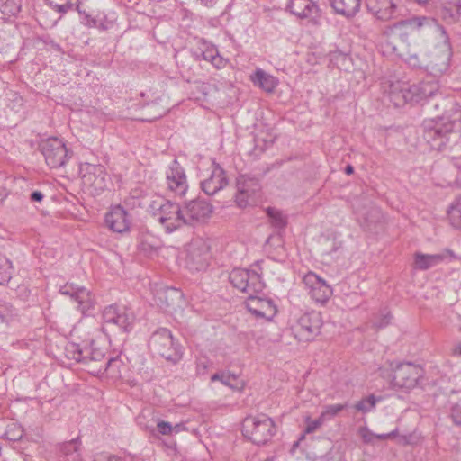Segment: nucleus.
Returning a JSON list of instances; mask_svg holds the SVG:
<instances>
[{
  "instance_id": "f3484780",
  "label": "nucleus",
  "mask_w": 461,
  "mask_h": 461,
  "mask_svg": "<svg viewBox=\"0 0 461 461\" xmlns=\"http://www.w3.org/2000/svg\"><path fill=\"white\" fill-rule=\"evenodd\" d=\"M167 183L168 188L177 195H185L187 190L186 176L180 164L174 160L167 171Z\"/></svg>"
},
{
  "instance_id": "f03ea898",
  "label": "nucleus",
  "mask_w": 461,
  "mask_h": 461,
  "mask_svg": "<svg viewBox=\"0 0 461 461\" xmlns=\"http://www.w3.org/2000/svg\"><path fill=\"white\" fill-rule=\"evenodd\" d=\"M242 434L256 445H264L275 434V423L265 414L248 416L242 422Z\"/></svg>"
},
{
  "instance_id": "423d86ee",
  "label": "nucleus",
  "mask_w": 461,
  "mask_h": 461,
  "mask_svg": "<svg viewBox=\"0 0 461 461\" xmlns=\"http://www.w3.org/2000/svg\"><path fill=\"white\" fill-rule=\"evenodd\" d=\"M229 278L234 287L248 294L260 293L264 288L260 276L256 271L235 268L230 273Z\"/></svg>"
},
{
  "instance_id": "4d7b16f0",
  "label": "nucleus",
  "mask_w": 461,
  "mask_h": 461,
  "mask_svg": "<svg viewBox=\"0 0 461 461\" xmlns=\"http://www.w3.org/2000/svg\"><path fill=\"white\" fill-rule=\"evenodd\" d=\"M111 24L112 23L106 20H104V21L98 20L97 25L95 26V28H98L101 31H107L110 28Z\"/></svg>"
},
{
  "instance_id": "8fccbe9b",
  "label": "nucleus",
  "mask_w": 461,
  "mask_h": 461,
  "mask_svg": "<svg viewBox=\"0 0 461 461\" xmlns=\"http://www.w3.org/2000/svg\"><path fill=\"white\" fill-rule=\"evenodd\" d=\"M346 404H334V405H329L326 408V411L321 413V416L325 418V416L334 417L336 416L339 411L344 410L346 408Z\"/></svg>"
},
{
  "instance_id": "e2e57ef3",
  "label": "nucleus",
  "mask_w": 461,
  "mask_h": 461,
  "mask_svg": "<svg viewBox=\"0 0 461 461\" xmlns=\"http://www.w3.org/2000/svg\"><path fill=\"white\" fill-rule=\"evenodd\" d=\"M205 369H206V365L204 363L201 362V363H199L197 365V370H198L199 373L202 372V371L205 372Z\"/></svg>"
},
{
  "instance_id": "13d9d810",
  "label": "nucleus",
  "mask_w": 461,
  "mask_h": 461,
  "mask_svg": "<svg viewBox=\"0 0 461 461\" xmlns=\"http://www.w3.org/2000/svg\"><path fill=\"white\" fill-rule=\"evenodd\" d=\"M397 432V429L390 432V433H385V434H375V439H381V440H384V439H387V438H391L395 436Z\"/></svg>"
},
{
  "instance_id": "5fc2aeb1",
  "label": "nucleus",
  "mask_w": 461,
  "mask_h": 461,
  "mask_svg": "<svg viewBox=\"0 0 461 461\" xmlns=\"http://www.w3.org/2000/svg\"><path fill=\"white\" fill-rule=\"evenodd\" d=\"M203 59L210 60L216 68H221V64L216 63L217 55L213 50H208L203 53Z\"/></svg>"
},
{
  "instance_id": "f8f14e48",
  "label": "nucleus",
  "mask_w": 461,
  "mask_h": 461,
  "mask_svg": "<svg viewBox=\"0 0 461 461\" xmlns=\"http://www.w3.org/2000/svg\"><path fill=\"white\" fill-rule=\"evenodd\" d=\"M158 221L164 226L166 231L171 233L185 225L183 207L176 203H165Z\"/></svg>"
},
{
  "instance_id": "6e6552de",
  "label": "nucleus",
  "mask_w": 461,
  "mask_h": 461,
  "mask_svg": "<svg viewBox=\"0 0 461 461\" xmlns=\"http://www.w3.org/2000/svg\"><path fill=\"white\" fill-rule=\"evenodd\" d=\"M422 374L423 370L419 366L402 363L393 370L392 382L394 386L399 388L411 389L417 385Z\"/></svg>"
},
{
  "instance_id": "bf43d9fd",
  "label": "nucleus",
  "mask_w": 461,
  "mask_h": 461,
  "mask_svg": "<svg viewBox=\"0 0 461 461\" xmlns=\"http://www.w3.org/2000/svg\"><path fill=\"white\" fill-rule=\"evenodd\" d=\"M43 199V194L40 191H34L31 194V200L32 202H41Z\"/></svg>"
},
{
  "instance_id": "a18cd8bd",
  "label": "nucleus",
  "mask_w": 461,
  "mask_h": 461,
  "mask_svg": "<svg viewBox=\"0 0 461 461\" xmlns=\"http://www.w3.org/2000/svg\"><path fill=\"white\" fill-rule=\"evenodd\" d=\"M223 384L230 386L232 389L240 390L243 388V382L238 381V377L234 375L225 374L222 377Z\"/></svg>"
},
{
  "instance_id": "f704fd0d",
  "label": "nucleus",
  "mask_w": 461,
  "mask_h": 461,
  "mask_svg": "<svg viewBox=\"0 0 461 461\" xmlns=\"http://www.w3.org/2000/svg\"><path fill=\"white\" fill-rule=\"evenodd\" d=\"M50 6L56 9L60 14H66L68 11L71 10L74 6H77V9L79 13V0H46Z\"/></svg>"
},
{
  "instance_id": "4be33fe9",
  "label": "nucleus",
  "mask_w": 461,
  "mask_h": 461,
  "mask_svg": "<svg viewBox=\"0 0 461 461\" xmlns=\"http://www.w3.org/2000/svg\"><path fill=\"white\" fill-rule=\"evenodd\" d=\"M156 298L161 308L170 312L180 308L183 303V294L180 290L173 287H166L158 291Z\"/></svg>"
},
{
  "instance_id": "dca6fc26",
  "label": "nucleus",
  "mask_w": 461,
  "mask_h": 461,
  "mask_svg": "<svg viewBox=\"0 0 461 461\" xmlns=\"http://www.w3.org/2000/svg\"><path fill=\"white\" fill-rule=\"evenodd\" d=\"M60 294L70 296L77 303V309L85 313L94 305V298L91 293L84 287H78L74 284H66L59 289Z\"/></svg>"
},
{
  "instance_id": "bb28decb",
  "label": "nucleus",
  "mask_w": 461,
  "mask_h": 461,
  "mask_svg": "<svg viewBox=\"0 0 461 461\" xmlns=\"http://www.w3.org/2000/svg\"><path fill=\"white\" fill-rule=\"evenodd\" d=\"M251 80L255 85H258L259 87H261L266 92H273L277 85L276 79L265 73L261 69H257L255 74L251 76Z\"/></svg>"
},
{
  "instance_id": "6ab92c4d",
  "label": "nucleus",
  "mask_w": 461,
  "mask_h": 461,
  "mask_svg": "<svg viewBox=\"0 0 461 461\" xmlns=\"http://www.w3.org/2000/svg\"><path fill=\"white\" fill-rule=\"evenodd\" d=\"M105 223L114 232L122 233L130 229V219L126 210L116 205L105 215Z\"/></svg>"
},
{
  "instance_id": "c756f323",
  "label": "nucleus",
  "mask_w": 461,
  "mask_h": 461,
  "mask_svg": "<svg viewBox=\"0 0 461 461\" xmlns=\"http://www.w3.org/2000/svg\"><path fill=\"white\" fill-rule=\"evenodd\" d=\"M440 255H426L420 252L415 253L414 267L420 270H427L442 260Z\"/></svg>"
},
{
  "instance_id": "680f3d73",
  "label": "nucleus",
  "mask_w": 461,
  "mask_h": 461,
  "mask_svg": "<svg viewBox=\"0 0 461 461\" xmlns=\"http://www.w3.org/2000/svg\"><path fill=\"white\" fill-rule=\"evenodd\" d=\"M202 3L206 6H213L217 0H201Z\"/></svg>"
},
{
  "instance_id": "b1692460",
  "label": "nucleus",
  "mask_w": 461,
  "mask_h": 461,
  "mask_svg": "<svg viewBox=\"0 0 461 461\" xmlns=\"http://www.w3.org/2000/svg\"><path fill=\"white\" fill-rule=\"evenodd\" d=\"M287 8L299 18L312 17L319 12L318 5L312 0H290Z\"/></svg>"
},
{
  "instance_id": "7ed1b4c3",
  "label": "nucleus",
  "mask_w": 461,
  "mask_h": 461,
  "mask_svg": "<svg viewBox=\"0 0 461 461\" xmlns=\"http://www.w3.org/2000/svg\"><path fill=\"white\" fill-rule=\"evenodd\" d=\"M149 346L155 353L173 363L178 362L183 355L181 347L175 342L171 331L166 328L158 329L152 334Z\"/></svg>"
},
{
  "instance_id": "9b49d317",
  "label": "nucleus",
  "mask_w": 461,
  "mask_h": 461,
  "mask_svg": "<svg viewBox=\"0 0 461 461\" xmlns=\"http://www.w3.org/2000/svg\"><path fill=\"white\" fill-rule=\"evenodd\" d=\"M435 23L434 19L426 16H415L412 18L401 20L393 25L386 27L384 33L388 36H399L402 41H406L408 35L414 30L420 28L425 24Z\"/></svg>"
},
{
  "instance_id": "69168bd1",
  "label": "nucleus",
  "mask_w": 461,
  "mask_h": 461,
  "mask_svg": "<svg viewBox=\"0 0 461 461\" xmlns=\"http://www.w3.org/2000/svg\"><path fill=\"white\" fill-rule=\"evenodd\" d=\"M304 437H305V435H304V434H303V435L300 437V438H299L297 441H295V442L294 443L293 447H294H294H297L299 446V442H300L302 439H303V438H304Z\"/></svg>"
},
{
  "instance_id": "864d4df0",
  "label": "nucleus",
  "mask_w": 461,
  "mask_h": 461,
  "mask_svg": "<svg viewBox=\"0 0 461 461\" xmlns=\"http://www.w3.org/2000/svg\"><path fill=\"white\" fill-rule=\"evenodd\" d=\"M392 319L391 313L388 312L385 314H383L381 319L374 323V325L377 329H382L385 326H387L390 322V320Z\"/></svg>"
},
{
  "instance_id": "c03bdc74",
  "label": "nucleus",
  "mask_w": 461,
  "mask_h": 461,
  "mask_svg": "<svg viewBox=\"0 0 461 461\" xmlns=\"http://www.w3.org/2000/svg\"><path fill=\"white\" fill-rule=\"evenodd\" d=\"M79 444V438H77L68 442L63 443L60 446V451L66 456H72L77 452Z\"/></svg>"
},
{
  "instance_id": "4c0bfd02",
  "label": "nucleus",
  "mask_w": 461,
  "mask_h": 461,
  "mask_svg": "<svg viewBox=\"0 0 461 461\" xmlns=\"http://www.w3.org/2000/svg\"><path fill=\"white\" fill-rule=\"evenodd\" d=\"M12 262L4 255H0V285L7 284L12 276Z\"/></svg>"
},
{
  "instance_id": "cd10ccee",
  "label": "nucleus",
  "mask_w": 461,
  "mask_h": 461,
  "mask_svg": "<svg viewBox=\"0 0 461 461\" xmlns=\"http://www.w3.org/2000/svg\"><path fill=\"white\" fill-rule=\"evenodd\" d=\"M107 358L102 350L96 349L94 353L92 359L87 360V365L85 366L87 372L93 375H98L105 370Z\"/></svg>"
},
{
  "instance_id": "09e8293b",
  "label": "nucleus",
  "mask_w": 461,
  "mask_h": 461,
  "mask_svg": "<svg viewBox=\"0 0 461 461\" xmlns=\"http://www.w3.org/2000/svg\"><path fill=\"white\" fill-rule=\"evenodd\" d=\"M178 427L179 425H176L175 428H173L169 422L164 420L159 421L157 425L158 432L162 435H169L174 429L178 431Z\"/></svg>"
},
{
  "instance_id": "a19ab883",
  "label": "nucleus",
  "mask_w": 461,
  "mask_h": 461,
  "mask_svg": "<svg viewBox=\"0 0 461 461\" xmlns=\"http://www.w3.org/2000/svg\"><path fill=\"white\" fill-rule=\"evenodd\" d=\"M23 430L20 426L12 423L7 427V429L5 433V437L6 439L10 441H18L23 438Z\"/></svg>"
},
{
  "instance_id": "37998d69",
  "label": "nucleus",
  "mask_w": 461,
  "mask_h": 461,
  "mask_svg": "<svg viewBox=\"0 0 461 461\" xmlns=\"http://www.w3.org/2000/svg\"><path fill=\"white\" fill-rule=\"evenodd\" d=\"M384 84L388 85V86H384V89L388 93V95H393L396 93L399 94L402 91H404V92L408 91V87L411 86H408L406 83L400 82V81L386 82Z\"/></svg>"
},
{
  "instance_id": "393cba45",
  "label": "nucleus",
  "mask_w": 461,
  "mask_h": 461,
  "mask_svg": "<svg viewBox=\"0 0 461 461\" xmlns=\"http://www.w3.org/2000/svg\"><path fill=\"white\" fill-rule=\"evenodd\" d=\"M330 4L337 14L353 17L359 11L361 0H330Z\"/></svg>"
},
{
  "instance_id": "052dcab7",
  "label": "nucleus",
  "mask_w": 461,
  "mask_h": 461,
  "mask_svg": "<svg viewBox=\"0 0 461 461\" xmlns=\"http://www.w3.org/2000/svg\"><path fill=\"white\" fill-rule=\"evenodd\" d=\"M224 375H225V374H223V373H221V374H220V373H216V374H214V375L211 377V380H212V381H217V380H219V381L222 382V377H223Z\"/></svg>"
},
{
  "instance_id": "72a5a7b5",
  "label": "nucleus",
  "mask_w": 461,
  "mask_h": 461,
  "mask_svg": "<svg viewBox=\"0 0 461 461\" xmlns=\"http://www.w3.org/2000/svg\"><path fill=\"white\" fill-rule=\"evenodd\" d=\"M18 316V310L9 302L0 300V320L10 322Z\"/></svg>"
},
{
  "instance_id": "a211bd4d",
  "label": "nucleus",
  "mask_w": 461,
  "mask_h": 461,
  "mask_svg": "<svg viewBox=\"0 0 461 461\" xmlns=\"http://www.w3.org/2000/svg\"><path fill=\"white\" fill-rule=\"evenodd\" d=\"M82 178L85 185H88L100 191L104 190L109 183L108 175L102 165H86V173Z\"/></svg>"
},
{
  "instance_id": "ddd939ff",
  "label": "nucleus",
  "mask_w": 461,
  "mask_h": 461,
  "mask_svg": "<svg viewBox=\"0 0 461 461\" xmlns=\"http://www.w3.org/2000/svg\"><path fill=\"white\" fill-rule=\"evenodd\" d=\"M303 282L311 297L317 303H326L332 294V288L313 272L307 273Z\"/></svg>"
},
{
  "instance_id": "5701e85b",
  "label": "nucleus",
  "mask_w": 461,
  "mask_h": 461,
  "mask_svg": "<svg viewBox=\"0 0 461 461\" xmlns=\"http://www.w3.org/2000/svg\"><path fill=\"white\" fill-rule=\"evenodd\" d=\"M228 185L224 170L215 166L209 178L201 183L202 190L208 195H213Z\"/></svg>"
},
{
  "instance_id": "0eeeda50",
  "label": "nucleus",
  "mask_w": 461,
  "mask_h": 461,
  "mask_svg": "<svg viewBox=\"0 0 461 461\" xmlns=\"http://www.w3.org/2000/svg\"><path fill=\"white\" fill-rule=\"evenodd\" d=\"M451 56L450 44L447 39H445L440 46L429 52L425 68L434 77H439L447 71Z\"/></svg>"
},
{
  "instance_id": "774afa93",
  "label": "nucleus",
  "mask_w": 461,
  "mask_h": 461,
  "mask_svg": "<svg viewBox=\"0 0 461 461\" xmlns=\"http://www.w3.org/2000/svg\"><path fill=\"white\" fill-rule=\"evenodd\" d=\"M454 185H455V186H456V187H458V188H459V187H461V182H460L458 179H456V182L454 183Z\"/></svg>"
},
{
  "instance_id": "2eb2a0df",
  "label": "nucleus",
  "mask_w": 461,
  "mask_h": 461,
  "mask_svg": "<svg viewBox=\"0 0 461 461\" xmlns=\"http://www.w3.org/2000/svg\"><path fill=\"white\" fill-rule=\"evenodd\" d=\"M321 324L320 312H311L304 313L298 319V332L303 339L310 341L320 333Z\"/></svg>"
},
{
  "instance_id": "aec40b11",
  "label": "nucleus",
  "mask_w": 461,
  "mask_h": 461,
  "mask_svg": "<svg viewBox=\"0 0 461 461\" xmlns=\"http://www.w3.org/2000/svg\"><path fill=\"white\" fill-rule=\"evenodd\" d=\"M208 248L201 241H194L188 248L186 263L189 268L201 271L207 266Z\"/></svg>"
},
{
  "instance_id": "4468645a",
  "label": "nucleus",
  "mask_w": 461,
  "mask_h": 461,
  "mask_svg": "<svg viewBox=\"0 0 461 461\" xmlns=\"http://www.w3.org/2000/svg\"><path fill=\"white\" fill-rule=\"evenodd\" d=\"M246 308L256 317L272 319L276 313V307L271 299L249 294L245 302Z\"/></svg>"
},
{
  "instance_id": "603ef678",
  "label": "nucleus",
  "mask_w": 461,
  "mask_h": 461,
  "mask_svg": "<svg viewBox=\"0 0 461 461\" xmlns=\"http://www.w3.org/2000/svg\"><path fill=\"white\" fill-rule=\"evenodd\" d=\"M451 417L456 425H461V405L455 404L451 409Z\"/></svg>"
},
{
  "instance_id": "f257e3e1",
  "label": "nucleus",
  "mask_w": 461,
  "mask_h": 461,
  "mask_svg": "<svg viewBox=\"0 0 461 461\" xmlns=\"http://www.w3.org/2000/svg\"><path fill=\"white\" fill-rule=\"evenodd\" d=\"M438 90L436 82L424 81L411 86L414 103L425 100L422 104L425 110H434V117L424 123V140L431 149L444 151L456 144L460 138L461 109L453 97L437 95Z\"/></svg>"
},
{
  "instance_id": "7c9ffc66",
  "label": "nucleus",
  "mask_w": 461,
  "mask_h": 461,
  "mask_svg": "<svg viewBox=\"0 0 461 461\" xmlns=\"http://www.w3.org/2000/svg\"><path fill=\"white\" fill-rule=\"evenodd\" d=\"M266 212L271 225L278 230H283L287 225V217L278 209L267 207Z\"/></svg>"
},
{
  "instance_id": "2f4dec72",
  "label": "nucleus",
  "mask_w": 461,
  "mask_h": 461,
  "mask_svg": "<svg viewBox=\"0 0 461 461\" xmlns=\"http://www.w3.org/2000/svg\"><path fill=\"white\" fill-rule=\"evenodd\" d=\"M133 316L128 312L126 309L120 310L118 312L117 321L113 327L123 332H128L131 330L133 324Z\"/></svg>"
},
{
  "instance_id": "3c124183",
  "label": "nucleus",
  "mask_w": 461,
  "mask_h": 461,
  "mask_svg": "<svg viewBox=\"0 0 461 461\" xmlns=\"http://www.w3.org/2000/svg\"><path fill=\"white\" fill-rule=\"evenodd\" d=\"M361 437L365 443L366 444H373L375 439V434L370 431L368 429L365 428L362 429L361 431Z\"/></svg>"
},
{
  "instance_id": "c85d7f7f",
  "label": "nucleus",
  "mask_w": 461,
  "mask_h": 461,
  "mask_svg": "<svg viewBox=\"0 0 461 461\" xmlns=\"http://www.w3.org/2000/svg\"><path fill=\"white\" fill-rule=\"evenodd\" d=\"M440 14L447 23L457 22L461 16V3L459 1L446 3L442 6Z\"/></svg>"
},
{
  "instance_id": "c9c22d12",
  "label": "nucleus",
  "mask_w": 461,
  "mask_h": 461,
  "mask_svg": "<svg viewBox=\"0 0 461 461\" xmlns=\"http://www.w3.org/2000/svg\"><path fill=\"white\" fill-rule=\"evenodd\" d=\"M21 10V0H0V12L5 16H14Z\"/></svg>"
},
{
  "instance_id": "79ce46f5",
  "label": "nucleus",
  "mask_w": 461,
  "mask_h": 461,
  "mask_svg": "<svg viewBox=\"0 0 461 461\" xmlns=\"http://www.w3.org/2000/svg\"><path fill=\"white\" fill-rule=\"evenodd\" d=\"M122 366V362L119 357L107 358L104 371L109 372L113 376H117L121 374Z\"/></svg>"
},
{
  "instance_id": "ea45409f",
  "label": "nucleus",
  "mask_w": 461,
  "mask_h": 461,
  "mask_svg": "<svg viewBox=\"0 0 461 461\" xmlns=\"http://www.w3.org/2000/svg\"><path fill=\"white\" fill-rule=\"evenodd\" d=\"M450 224L456 229H461V206L456 203L447 211Z\"/></svg>"
},
{
  "instance_id": "0e129e2a",
  "label": "nucleus",
  "mask_w": 461,
  "mask_h": 461,
  "mask_svg": "<svg viewBox=\"0 0 461 461\" xmlns=\"http://www.w3.org/2000/svg\"><path fill=\"white\" fill-rule=\"evenodd\" d=\"M354 171V167L351 166V165H348L346 167H345V173L348 174V175H350L352 174Z\"/></svg>"
},
{
  "instance_id": "1a4fd4ad",
  "label": "nucleus",
  "mask_w": 461,
  "mask_h": 461,
  "mask_svg": "<svg viewBox=\"0 0 461 461\" xmlns=\"http://www.w3.org/2000/svg\"><path fill=\"white\" fill-rule=\"evenodd\" d=\"M353 208L359 223L368 230L375 226L383 218L381 210L367 199L357 200Z\"/></svg>"
},
{
  "instance_id": "58836bf2",
  "label": "nucleus",
  "mask_w": 461,
  "mask_h": 461,
  "mask_svg": "<svg viewBox=\"0 0 461 461\" xmlns=\"http://www.w3.org/2000/svg\"><path fill=\"white\" fill-rule=\"evenodd\" d=\"M388 96L390 101L397 107L402 106L406 103H414L413 95L411 92V86L408 87V91H402L399 94L396 93Z\"/></svg>"
},
{
  "instance_id": "9d476101",
  "label": "nucleus",
  "mask_w": 461,
  "mask_h": 461,
  "mask_svg": "<svg viewBox=\"0 0 461 461\" xmlns=\"http://www.w3.org/2000/svg\"><path fill=\"white\" fill-rule=\"evenodd\" d=\"M182 207L186 226H194L205 221L212 212V204L201 199L186 202Z\"/></svg>"
},
{
  "instance_id": "49530a36",
  "label": "nucleus",
  "mask_w": 461,
  "mask_h": 461,
  "mask_svg": "<svg viewBox=\"0 0 461 461\" xmlns=\"http://www.w3.org/2000/svg\"><path fill=\"white\" fill-rule=\"evenodd\" d=\"M169 201H165L162 198H158L156 200L151 201L149 205V212L154 215L158 216V219L162 213V209H164L165 203H168Z\"/></svg>"
},
{
  "instance_id": "a878e982",
  "label": "nucleus",
  "mask_w": 461,
  "mask_h": 461,
  "mask_svg": "<svg viewBox=\"0 0 461 461\" xmlns=\"http://www.w3.org/2000/svg\"><path fill=\"white\" fill-rule=\"evenodd\" d=\"M97 348L92 347H81L78 344H70L67 348V352L70 355V357L75 359L77 362L82 363L85 366L87 365V360L92 359L94 353Z\"/></svg>"
},
{
  "instance_id": "de8ad7c7",
  "label": "nucleus",
  "mask_w": 461,
  "mask_h": 461,
  "mask_svg": "<svg viewBox=\"0 0 461 461\" xmlns=\"http://www.w3.org/2000/svg\"><path fill=\"white\" fill-rule=\"evenodd\" d=\"M324 420V418L321 415L320 418L312 420L309 417L306 419V428L303 430V434H310L314 432L318 428H320Z\"/></svg>"
},
{
  "instance_id": "412c9836",
  "label": "nucleus",
  "mask_w": 461,
  "mask_h": 461,
  "mask_svg": "<svg viewBox=\"0 0 461 461\" xmlns=\"http://www.w3.org/2000/svg\"><path fill=\"white\" fill-rule=\"evenodd\" d=\"M366 6L378 20L388 21L394 16L397 5L393 0H366Z\"/></svg>"
},
{
  "instance_id": "e433bc0d",
  "label": "nucleus",
  "mask_w": 461,
  "mask_h": 461,
  "mask_svg": "<svg viewBox=\"0 0 461 461\" xmlns=\"http://www.w3.org/2000/svg\"><path fill=\"white\" fill-rule=\"evenodd\" d=\"M381 400V397H375L374 394H370L366 398H363L359 402H357L354 408L362 413H366L371 411L375 407L378 401Z\"/></svg>"
},
{
  "instance_id": "473e14b6",
  "label": "nucleus",
  "mask_w": 461,
  "mask_h": 461,
  "mask_svg": "<svg viewBox=\"0 0 461 461\" xmlns=\"http://www.w3.org/2000/svg\"><path fill=\"white\" fill-rule=\"evenodd\" d=\"M119 308L116 305H109L103 312L104 330H113L117 321Z\"/></svg>"
},
{
  "instance_id": "6e6d98bb",
  "label": "nucleus",
  "mask_w": 461,
  "mask_h": 461,
  "mask_svg": "<svg viewBox=\"0 0 461 461\" xmlns=\"http://www.w3.org/2000/svg\"><path fill=\"white\" fill-rule=\"evenodd\" d=\"M97 22L98 20L95 19V18H93L91 15L89 14H84L83 16V21L82 23H84V25L89 27V28H92V27H95L97 25Z\"/></svg>"
},
{
  "instance_id": "39448f33",
  "label": "nucleus",
  "mask_w": 461,
  "mask_h": 461,
  "mask_svg": "<svg viewBox=\"0 0 461 461\" xmlns=\"http://www.w3.org/2000/svg\"><path fill=\"white\" fill-rule=\"evenodd\" d=\"M40 150L44 156L46 164L50 168L64 167L72 154L64 142L58 138H49L42 140L40 143Z\"/></svg>"
},
{
  "instance_id": "20e7f679",
  "label": "nucleus",
  "mask_w": 461,
  "mask_h": 461,
  "mask_svg": "<svg viewBox=\"0 0 461 461\" xmlns=\"http://www.w3.org/2000/svg\"><path fill=\"white\" fill-rule=\"evenodd\" d=\"M235 202L240 208L255 203L259 197L262 185L260 179L249 174L240 175L236 179Z\"/></svg>"
},
{
  "instance_id": "338daca9",
  "label": "nucleus",
  "mask_w": 461,
  "mask_h": 461,
  "mask_svg": "<svg viewBox=\"0 0 461 461\" xmlns=\"http://www.w3.org/2000/svg\"><path fill=\"white\" fill-rule=\"evenodd\" d=\"M455 352L458 355H461V343L456 347Z\"/></svg>"
}]
</instances>
